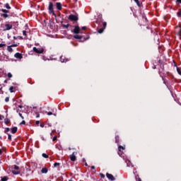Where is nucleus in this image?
<instances>
[{
    "mask_svg": "<svg viewBox=\"0 0 181 181\" xmlns=\"http://www.w3.org/2000/svg\"><path fill=\"white\" fill-rule=\"evenodd\" d=\"M48 11H49V13H52V15H54V16H56V13H54V10L53 8V3L52 2L49 3Z\"/></svg>",
    "mask_w": 181,
    "mask_h": 181,
    "instance_id": "obj_1",
    "label": "nucleus"
},
{
    "mask_svg": "<svg viewBox=\"0 0 181 181\" xmlns=\"http://www.w3.org/2000/svg\"><path fill=\"white\" fill-rule=\"evenodd\" d=\"M175 33L181 37V24L175 27Z\"/></svg>",
    "mask_w": 181,
    "mask_h": 181,
    "instance_id": "obj_2",
    "label": "nucleus"
},
{
    "mask_svg": "<svg viewBox=\"0 0 181 181\" xmlns=\"http://www.w3.org/2000/svg\"><path fill=\"white\" fill-rule=\"evenodd\" d=\"M33 51L35 53H37L38 54H40L42 53H43V52H45V49L43 48H37L36 47H33Z\"/></svg>",
    "mask_w": 181,
    "mask_h": 181,
    "instance_id": "obj_3",
    "label": "nucleus"
},
{
    "mask_svg": "<svg viewBox=\"0 0 181 181\" xmlns=\"http://www.w3.org/2000/svg\"><path fill=\"white\" fill-rule=\"evenodd\" d=\"M68 19H69V21H78V17H77V16L76 15L71 14L69 15Z\"/></svg>",
    "mask_w": 181,
    "mask_h": 181,
    "instance_id": "obj_4",
    "label": "nucleus"
},
{
    "mask_svg": "<svg viewBox=\"0 0 181 181\" xmlns=\"http://www.w3.org/2000/svg\"><path fill=\"white\" fill-rule=\"evenodd\" d=\"M14 169L12 170V174L13 175H19L21 172L19 171V167L18 165H14Z\"/></svg>",
    "mask_w": 181,
    "mask_h": 181,
    "instance_id": "obj_5",
    "label": "nucleus"
},
{
    "mask_svg": "<svg viewBox=\"0 0 181 181\" xmlns=\"http://www.w3.org/2000/svg\"><path fill=\"white\" fill-rule=\"evenodd\" d=\"M74 33L76 35H78V33H83L82 32L80 31V27L78 25H76L74 29Z\"/></svg>",
    "mask_w": 181,
    "mask_h": 181,
    "instance_id": "obj_6",
    "label": "nucleus"
},
{
    "mask_svg": "<svg viewBox=\"0 0 181 181\" xmlns=\"http://www.w3.org/2000/svg\"><path fill=\"white\" fill-rule=\"evenodd\" d=\"M106 176L107 179H109V180H112V181L115 180V177H114V175H112V174H110L107 173H106Z\"/></svg>",
    "mask_w": 181,
    "mask_h": 181,
    "instance_id": "obj_7",
    "label": "nucleus"
},
{
    "mask_svg": "<svg viewBox=\"0 0 181 181\" xmlns=\"http://www.w3.org/2000/svg\"><path fill=\"white\" fill-rule=\"evenodd\" d=\"M76 155H77L76 152H74L71 156H70V159L72 162H75L76 160Z\"/></svg>",
    "mask_w": 181,
    "mask_h": 181,
    "instance_id": "obj_8",
    "label": "nucleus"
},
{
    "mask_svg": "<svg viewBox=\"0 0 181 181\" xmlns=\"http://www.w3.org/2000/svg\"><path fill=\"white\" fill-rule=\"evenodd\" d=\"M14 57H16V59H23V57L22 56V54L17 52L14 54Z\"/></svg>",
    "mask_w": 181,
    "mask_h": 181,
    "instance_id": "obj_9",
    "label": "nucleus"
},
{
    "mask_svg": "<svg viewBox=\"0 0 181 181\" xmlns=\"http://www.w3.org/2000/svg\"><path fill=\"white\" fill-rule=\"evenodd\" d=\"M5 29L4 30H11V29H12V25L11 24H6L5 25Z\"/></svg>",
    "mask_w": 181,
    "mask_h": 181,
    "instance_id": "obj_10",
    "label": "nucleus"
},
{
    "mask_svg": "<svg viewBox=\"0 0 181 181\" xmlns=\"http://www.w3.org/2000/svg\"><path fill=\"white\" fill-rule=\"evenodd\" d=\"M126 163L129 168L134 167V165H132V163H131V160H127Z\"/></svg>",
    "mask_w": 181,
    "mask_h": 181,
    "instance_id": "obj_11",
    "label": "nucleus"
},
{
    "mask_svg": "<svg viewBox=\"0 0 181 181\" xmlns=\"http://www.w3.org/2000/svg\"><path fill=\"white\" fill-rule=\"evenodd\" d=\"M56 6H57V9H58V11H62V4L57 2V3H56Z\"/></svg>",
    "mask_w": 181,
    "mask_h": 181,
    "instance_id": "obj_12",
    "label": "nucleus"
},
{
    "mask_svg": "<svg viewBox=\"0 0 181 181\" xmlns=\"http://www.w3.org/2000/svg\"><path fill=\"white\" fill-rule=\"evenodd\" d=\"M18 132V127H14L11 129V134H16Z\"/></svg>",
    "mask_w": 181,
    "mask_h": 181,
    "instance_id": "obj_13",
    "label": "nucleus"
},
{
    "mask_svg": "<svg viewBox=\"0 0 181 181\" xmlns=\"http://www.w3.org/2000/svg\"><path fill=\"white\" fill-rule=\"evenodd\" d=\"M60 60H61V62H62V63H66V62H67V59H66V57H63V56H62V57H60Z\"/></svg>",
    "mask_w": 181,
    "mask_h": 181,
    "instance_id": "obj_14",
    "label": "nucleus"
},
{
    "mask_svg": "<svg viewBox=\"0 0 181 181\" xmlns=\"http://www.w3.org/2000/svg\"><path fill=\"white\" fill-rule=\"evenodd\" d=\"M7 50L9 52V53H12L13 52V49H12L11 45L7 47Z\"/></svg>",
    "mask_w": 181,
    "mask_h": 181,
    "instance_id": "obj_15",
    "label": "nucleus"
},
{
    "mask_svg": "<svg viewBox=\"0 0 181 181\" xmlns=\"http://www.w3.org/2000/svg\"><path fill=\"white\" fill-rule=\"evenodd\" d=\"M11 122V120L8 118L4 119V123L6 124V125H8V124H9Z\"/></svg>",
    "mask_w": 181,
    "mask_h": 181,
    "instance_id": "obj_16",
    "label": "nucleus"
},
{
    "mask_svg": "<svg viewBox=\"0 0 181 181\" xmlns=\"http://www.w3.org/2000/svg\"><path fill=\"white\" fill-rule=\"evenodd\" d=\"M41 172H42V173H47V172H48L47 168H42Z\"/></svg>",
    "mask_w": 181,
    "mask_h": 181,
    "instance_id": "obj_17",
    "label": "nucleus"
},
{
    "mask_svg": "<svg viewBox=\"0 0 181 181\" xmlns=\"http://www.w3.org/2000/svg\"><path fill=\"white\" fill-rule=\"evenodd\" d=\"M74 37L75 39H81V37H83L81 35H76L74 36Z\"/></svg>",
    "mask_w": 181,
    "mask_h": 181,
    "instance_id": "obj_18",
    "label": "nucleus"
},
{
    "mask_svg": "<svg viewBox=\"0 0 181 181\" xmlns=\"http://www.w3.org/2000/svg\"><path fill=\"white\" fill-rule=\"evenodd\" d=\"M118 149H119V152H121V149H122V151H124L125 149V147L122 146H119Z\"/></svg>",
    "mask_w": 181,
    "mask_h": 181,
    "instance_id": "obj_19",
    "label": "nucleus"
},
{
    "mask_svg": "<svg viewBox=\"0 0 181 181\" xmlns=\"http://www.w3.org/2000/svg\"><path fill=\"white\" fill-rule=\"evenodd\" d=\"M8 177L4 176V177H1V181H7L8 180Z\"/></svg>",
    "mask_w": 181,
    "mask_h": 181,
    "instance_id": "obj_20",
    "label": "nucleus"
},
{
    "mask_svg": "<svg viewBox=\"0 0 181 181\" xmlns=\"http://www.w3.org/2000/svg\"><path fill=\"white\" fill-rule=\"evenodd\" d=\"M13 90H15V88H13V86L10 87V88H9L10 93H14Z\"/></svg>",
    "mask_w": 181,
    "mask_h": 181,
    "instance_id": "obj_21",
    "label": "nucleus"
},
{
    "mask_svg": "<svg viewBox=\"0 0 181 181\" xmlns=\"http://www.w3.org/2000/svg\"><path fill=\"white\" fill-rule=\"evenodd\" d=\"M62 26H63V28H65V29H69V26H70V25L69 24H64V25H62Z\"/></svg>",
    "mask_w": 181,
    "mask_h": 181,
    "instance_id": "obj_22",
    "label": "nucleus"
},
{
    "mask_svg": "<svg viewBox=\"0 0 181 181\" xmlns=\"http://www.w3.org/2000/svg\"><path fill=\"white\" fill-rule=\"evenodd\" d=\"M115 142H116V144H118V142H119V136L115 137Z\"/></svg>",
    "mask_w": 181,
    "mask_h": 181,
    "instance_id": "obj_23",
    "label": "nucleus"
},
{
    "mask_svg": "<svg viewBox=\"0 0 181 181\" xmlns=\"http://www.w3.org/2000/svg\"><path fill=\"white\" fill-rule=\"evenodd\" d=\"M5 7L6 8V9H11V6H9V4H6Z\"/></svg>",
    "mask_w": 181,
    "mask_h": 181,
    "instance_id": "obj_24",
    "label": "nucleus"
},
{
    "mask_svg": "<svg viewBox=\"0 0 181 181\" xmlns=\"http://www.w3.org/2000/svg\"><path fill=\"white\" fill-rule=\"evenodd\" d=\"M42 157L47 159V158H49V156H47V154H46V153H42Z\"/></svg>",
    "mask_w": 181,
    "mask_h": 181,
    "instance_id": "obj_25",
    "label": "nucleus"
},
{
    "mask_svg": "<svg viewBox=\"0 0 181 181\" xmlns=\"http://www.w3.org/2000/svg\"><path fill=\"white\" fill-rule=\"evenodd\" d=\"M54 168H57V166H60V163H54Z\"/></svg>",
    "mask_w": 181,
    "mask_h": 181,
    "instance_id": "obj_26",
    "label": "nucleus"
},
{
    "mask_svg": "<svg viewBox=\"0 0 181 181\" xmlns=\"http://www.w3.org/2000/svg\"><path fill=\"white\" fill-rule=\"evenodd\" d=\"M1 12H4V13H8V11L6 9H1Z\"/></svg>",
    "mask_w": 181,
    "mask_h": 181,
    "instance_id": "obj_27",
    "label": "nucleus"
},
{
    "mask_svg": "<svg viewBox=\"0 0 181 181\" xmlns=\"http://www.w3.org/2000/svg\"><path fill=\"white\" fill-rule=\"evenodd\" d=\"M177 71L178 74H180V76H181V71H180V69H179V67H177Z\"/></svg>",
    "mask_w": 181,
    "mask_h": 181,
    "instance_id": "obj_28",
    "label": "nucleus"
},
{
    "mask_svg": "<svg viewBox=\"0 0 181 181\" xmlns=\"http://www.w3.org/2000/svg\"><path fill=\"white\" fill-rule=\"evenodd\" d=\"M134 2H136V5H137V6H139V0H134Z\"/></svg>",
    "mask_w": 181,
    "mask_h": 181,
    "instance_id": "obj_29",
    "label": "nucleus"
},
{
    "mask_svg": "<svg viewBox=\"0 0 181 181\" xmlns=\"http://www.w3.org/2000/svg\"><path fill=\"white\" fill-rule=\"evenodd\" d=\"M7 76H8V78H12V74H11L10 72L8 73Z\"/></svg>",
    "mask_w": 181,
    "mask_h": 181,
    "instance_id": "obj_30",
    "label": "nucleus"
},
{
    "mask_svg": "<svg viewBox=\"0 0 181 181\" xmlns=\"http://www.w3.org/2000/svg\"><path fill=\"white\" fill-rule=\"evenodd\" d=\"M103 32H104V28H100V29L98 30V33H103Z\"/></svg>",
    "mask_w": 181,
    "mask_h": 181,
    "instance_id": "obj_31",
    "label": "nucleus"
},
{
    "mask_svg": "<svg viewBox=\"0 0 181 181\" xmlns=\"http://www.w3.org/2000/svg\"><path fill=\"white\" fill-rule=\"evenodd\" d=\"M11 47H18V44H13L10 45Z\"/></svg>",
    "mask_w": 181,
    "mask_h": 181,
    "instance_id": "obj_32",
    "label": "nucleus"
},
{
    "mask_svg": "<svg viewBox=\"0 0 181 181\" xmlns=\"http://www.w3.org/2000/svg\"><path fill=\"white\" fill-rule=\"evenodd\" d=\"M8 139H9V141H12V136L11 134L8 135Z\"/></svg>",
    "mask_w": 181,
    "mask_h": 181,
    "instance_id": "obj_33",
    "label": "nucleus"
},
{
    "mask_svg": "<svg viewBox=\"0 0 181 181\" xmlns=\"http://www.w3.org/2000/svg\"><path fill=\"white\" fill-rule=\"evenodd\" d=\"M53 113L52 112H47V115H54V116H56V114H53Z\"/></svg>",
    "mask_w": 181,
    "mask_h": 181,
    "instance_id": "obj_34",
    "label": "nucleus"
},
{
    "mask_svg": "<svg viewBox=\"0 0 181 181\" xmlns=\"http://www.w3.org/2000/svg\"><path fill=\"white\" fill-rule=\"evenodd\" d=\"M5 118V117H4V115H0V120L2 121V119H4Z\"/></svg>",
    "mask_w": 181,
    "mask_h": 181,
    "instance_id": "obj_35",
    "label": "nucleus"
},
{
    "mask_svg": "<svg viewBox=\"0 0 181 181\" xmlns=\"http://www.w3.org/2000/svg\"><path fill=\"white\" fill-rule=\"evenodd\" d=\"M5 46H6V44H2V43L0 44V47H4Z\"/></svg>",
    "mask_w": 181,
    "mask_h": 181,
    "instance_id": "obj_36",
    "label": "nucleus"
},
{
    "mask_svg": "<svg viewBox=\"0 0 181 181\" xmlns=\"http://www.w3.org/2000/svg\"><path fill=\"white\" fill-rule=\"evenodd\" d=\"M100 177L102 179H104V177H105V175H104V174H103V173H100Z\"/></svg>",
    "mask_w": 181,
    "mask_h": 181,
    "instance_id": "obj_37",
    "label": "nucleus"
},
{
    "mask_svg": "<svg viewBox=\"0 0 181 181\" xmlns=\"http://www.w3.org/2000/svg\"><path fill=\"white\" fill-rule=\"evenodd\" d=\"M19 117H21V118H22V119H24V117H23L22 114L20 112L18 113Z\"/></svg>",
    "mask_w": 181,
    "mask_h": 181,
    "instance_id": "obj_38",
    "label": "nucleus"
},
{
    "mask_svg": "<svg viewBox=\"0 0 181 181\" xmlns=\"http://www.w3.org/2000/svg\"><path fill=\"white\" fill-rule=\"evenodd\" d=\"M25 124H26V122H25V120H23L21 123V125H25Z\"/></svg>",
    "mask_w": 181,
    "mask_h": 181,
    "instance_id": "obj_39",
    "label": "nucleus"
},
{
    "mask_svg": "<svg viewBox=\"0 0 181 181\" xmlns=\"http://www.w3.org/2000/svg\"><path fill=\"white\" fill-rule=\"evenodd\" d=\"M52 141H57V136H54L53 139H52Z\"/></svg>",
    "mask_w": 181,
    "mask_h": 181,
    "instance_id": "obj_40",
    "label": "nucleus"
},
{
    "mask_svg": "<svg viewBox=\"0 0 181 181\" xmlns=\"http://www.w3.org/2000/svg\"><path fill=\"white\" fill-rule=\"evenodd\" d=\"M177 15L178 17H180V16H181V12H180V11H178V12L177 13Z\"/></svg>",
    "mask_w": 181,
    "mask_h": 181,
    "instance_id": "obj_41",
    "label": "nucleus"
},
{
    "mask_svg": "<svg viewBox=\"0 0 181 181\" xmlns=\"http://www.w3.org/2000/svg\"><path fill=\"white\" fill-rule=\"evenodd\" d=\"M3 16H4V18H8V14H6V13H4V14H3Z\"/></svg>",
    "mask_w": 181,
    "mask_h": 181,
    "instance_id": "obj_42",
    "label": "nucleus"
},
{
    "mask_svg": "<svg viewBox=\"0 0 181 181\" xmlns=\"http://www.w3.org/2000/svg\"><path fill=\"white\" fill-rule=\"evenodd\" d=\"M23 36H26V31L25 30L23 31Z\"/></svg>",
    "mask_w": 181,
    "mask_h": 181,
    "instance_id": "obj_43",
    "label": "nucleus"
},
{
    "mask_svg": "<svg viewBox=\"0 0 181 181\" xmlns=\"http://www.w3.org/2000/svg\"><path fill=\"white\" fill-rule=\"evenodd\" d=\"M40 127H41V128H44V127H45V124L41 123V124H40Z\"/></svg>",
    "mask_w": 181,
    "mask_h": 181,
    "instance_id": "obj_44",
    "label": "nucleus"
},
{
    "mask_svg": "<svg viewBox=\"0 0 181 181\" xmlns=\"http://www.w3.org/2000/svg\"><path fill=\"white\" fill-rule=\"evenodd\" d=\"M5 132H9V127H7L5 130Z\"/></svg>",
    "mask_w": 181,
    "mask_h": 181,
    "instance_id": "obj_45",
    "label": "nucleus"
},
{
    "mask_svg": "<svg viewBox=\"0 0 181 181\" xmlns=\"http://www.w3.org/2000/svg\"><path fill=\"white\" fill-rule=\"evenodd\" d=\"M5 101L6 103H8V101H9V98H6Z\"/></svg>",
    "mask_w": 181,
    "mask_h": 181,
    "instance_id": "obj_46",
    "label": "nucleus"
},
{
    "mask_svg": "<svg viewBox=\"0 0 181 181\" xmlns=\"http://www.w3.org/2000/svg\"><path fill=\"white\" fill-rule=\"evenodd\" d=\"M86 29H87V27H85V26L82 27V30H86Z\"/></svg>",
    "mask_w": 181,
    "mask_h": 181,
    "instance_id": "obj_47",
    "label": "nucleus"
},
{
    "mask_svg": "<svg viewBox=\"0 0 181 181\" xmlns=\"http://www.w3.org/2000/svg\"><path fill=\"white\" fill-rule=\"evenodd\" d=\"M103 26H104V28H105L107 26V23H104Z\"/></svg>",
    "mask_w": 181,
    "mask_h": 181,
    "instance_id": "obj_48",
    "label": "nucleus"
},
{
    "mask_svg": "<svg viewBox=\"0 0 181 181\" xmlns=\"http://www.w3.org/2000/svg\"><path fill=\"white\" fill-rule=\"evenodd\" d=\"M177 2H178V4H181V0H177Z\"/></svg>",
    "mask_w": 181,
    "mask_h": 181,
    "instance_id": "obj_49",
    "label": "nucleus"
},
{
    "mask_svg": "<svg viewBox=\"0 0 181 181\" xmlns=\"http://www.w3.org/2000/svg\"><path fill=\"white\" fill-rule=\"evenodd\" d=\"M35 124H36L37 125H39V121H36V122H35Z\"/></svg>",
    "mask_w": 181,
    "mask_h": 181,
    "instance_id": "obj_50",
    "label": "nucleus"
},
{
    "mask_svg": "<svg viewBox=\"0 0 181 181\" xmlns=\"http://www.w3.org/2000/svg\"><path fill=\"white\" fill-rule=\"evenodd\" d=\"M0 155H2V149H0Z\"/></svg>",
    "mask_w": 181,
    "mask_h": 181,
    "instance_id": "obj_51",
    "label": "nucleus"
},
{
    "mask_svg": "<svg viewBox=\"0 0 181 181\" xmlns=\"http://www.w3.org/2000/svg\"><path fill=\"white\" fill-rule=\"evenodd\" d=\"M91 169H95V167L94 165H93V166L91 167Z\"/></svg>",
    "mask_w": 181,
    "mask_h": 181,
    "instance_id": "obj_52",
    "label": "nucleus"
},
{
    "mask_svg": "<svg viewBox=\"0 0 181 181\" xmlns=\"http://www.w3.org/2000/svg\"><path fill=\"white\" fill-rule=\"evenodd\" d=\"M137 181H142L141 178H139Z\"/></svg>",
    "mask_w": 181,
    "mask_h": 181,
    "instance_id": "obj_53",
    "label": "nucleus"
},
{
    "mask_svg": "<svg viewBox=\"0 0 181 181\" xmlns=\"http://www.w3.org/2000/svg\"><path fill=\"white\" fill-rule=\"evenodd\" d=\"M4 83H8V81L5 80V81H4Z\"/></svg>",
    "mask_w": 181,
    "mask_h": 181,
    "instance_id": "obj_54",
    "label": "nucleus"
},
{
    "mask_svg": "<svg viewBox=\"0 0 181 181\" xmlns=\"http://www.w3.org/2000/svg\"><path fill=\"white\" fill-rule=\"evenodd\" d=\"M39 117H40V115H37V118H39Z\"/></svg>",
    "mask_w": 181,
    "mask_h": 181,
    "instance_id": "obj_55",
    "label": "nucleus"
},
{
    "mask_svg": "<svg viewBox=\"0 0 181 181\" xmlns=\"http://www.w3.org/2000/svg\"><path fill=\"white\" fill-rule=\"evenodd\" d=\"M0 62H2V59L0 58Z\"/></svg>",
    "mask_w": 181,
    "mask_h": 181,
    "instance_id": "obj_56",
    "label": "nucleus"
},
{
    "mask_svg": "<svg viewBox=\"0 0 181 181\" xmlns=\"http://www.w3.org/2000/svg\"><path fill=\"white\" fill-rule=\"evenodd\" d=\"M19 107H20V108H22V106L20 105Z\"/></svg>",
    "mask_w": 181,
    "mask_h": 181,
    "instance_id": "obj_57",
    "label": "nucleus"
},
{
    "mask_svg": "<svg viewBox=\"0 0 181 181\" xmlns=\"http://www.w3.org/2000/svg\"><path fill=\"white\" fill-rule=\"evenodd\" d=\"M153 69H156V66H154V68Z\"/></svg>",
    "mask_w": 181,
    "mask_h": 181,
    "instance_id": "obj_58",
    "label": "nucleus"
},
{
    "mask_svg": "<svg viewBox=\"0 0 181 181\" xmlns=\"http://www.w3.org/2000/svg\"><path fill=\"white\" fill-rule=\"evenodd\" d=\"M86 165L87 166V163H86Z\"/></svg>",
    "mask_w": 181,
    "mask_h": 181,
    "instance_id": "obj_59",
    "label": "nucleus"
}]
</instances>
